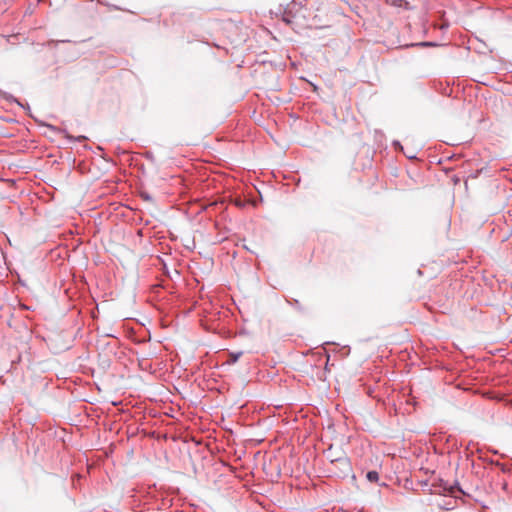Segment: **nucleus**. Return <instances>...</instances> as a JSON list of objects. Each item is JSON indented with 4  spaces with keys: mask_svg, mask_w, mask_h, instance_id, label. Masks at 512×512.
<instances>
[{
    "mask_svg": "<svg viewBox=\"0 0 512 512\" xmlns=\"http://www.w3.org/2000/svg\"><path fill=\"white\" fill-rule=\"evenodd\" d=\"M385 2L391 6L399 8H409V2L407 0H385Z\"/></svg>",
    "mask_w": 512,
    "mask_h": 512,
    "instance_id": "obj_1",
    "label": "nucleus"
},
{
    "mask_svg": "<svg viewBox=\"0 0 512 512\" xmlns=\"http://www.w3.org/2000/svg\"><path fill=\"white\" fill-rule=\"evenodd\" d=\"M366 477L370 482H377L379 480V474L376 471H369Z\"/></svg>",
    "mask_w": 512,
    "mask_h": 512,
    "instance_id": "obj_2",
    "label": "nucleus"
},
{
    "mask_svg": "<svg viewBox=\"0 0 512 512\" xmlns=\"http://www.w3.org/2000/svg\"><path fill=\"white\" fill-rule=\"evenodd\" d=\"M236 205L239 206V207H244L246 205V202L245 201H242V200H236L235 201Z\"/></svg>",
    "mask_w": 512,
    "mask_h": 512,
    "instance_id": "obj_3",
    "label": "nucleus"
},
{
    "mask_svg": "<svg viewBox=\"0 0 512 512\" xmlns=\"http://www.w3.org/2000/svg\"><path fill=\"white\" fill-rule=\"evenodd\" d=\"M239 355H240V354H237V355L232 354V355H230V357H231V361H230V363H235V362L237 361V359H238Z\"/></svg>",
    "mask_w": 512,
    "mask_h": 512,
    "instance_id": "obj_4",
    "label": "nucleus"
},
{
    "mask_svg": "<svg viewBox=\"0 0 512 512\" xmlns=\"http://www.w3.org/2000/svg\"><path fill=\"white\" fill-rule=\"evenodd\" d=\"M141 196H142L145 200H149V199H150V197H149L148 195L144 194V193H142V194H141Z\"/></svg>",
    "mask_w": 512,
    "mask_h": 512,
    "instance_id": "obj_5",
    "label": "nucleus"
}]
</instances>
